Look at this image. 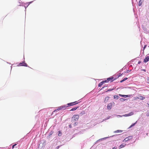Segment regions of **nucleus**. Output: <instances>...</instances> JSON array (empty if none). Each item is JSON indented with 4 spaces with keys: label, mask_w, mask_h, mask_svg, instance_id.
I'll use <instances>...</instances> for the list:
<instances>
[{
    "label": "nucleus",
    "mask_w": 149,
    "mask_h": 149,
    "mask_svg": "<svg viewBox=\"0 0 149 149\" xmlns=\"http://www.w3.org/2000/svg\"><path fill=\"white\" fill-rule=\"evenodd\" d=\"M132 136H129L128 137H127V138H125L124 140L123 141H129V140L131 139H132Z\"/></svg>",
    "instance_id": "nucleus-5"
},
{
    "label": "nucleus",
    "mask_w": 149,
    "mask_h": 149,
    "mask_svg": "<svg viewBox=\"0 0 149 149\" xmlns=\"http://www.w3.org/2000/svg\"><path fill=\"white\" fill-rule=\"evenodd\" d=\"M137 99H139V97H136L134 98L135 100H137Z\"/></svg>",
    "instance_id": "nucleus-23"
},
{
    "label": "nucleus",
    "mask_w": 149,
    "mask_h": 149,
    "mask_svg": "<svg viewBox=\"0 0 149 149\" xmlns=\"http://www.w3.org/2000/svg\"><path fill=\"white\" fill-rule=\"evenodd\" d=\"M78 108H79L78 107H74V108H72L71 109H70V111H75V110H76Z\"/></svg>",
    "instance_id": "nucleus-11"
},
{
    "label": "nucleus",
    "mask_w": 149,
    "mask_h": 149,
    "mask_svg": "<svg viewBox=\"0 0 149 149\" xmlns=\"http://www.w3.org/2000/svg\"><path fill=\"white\" fill-rule=\"evenodd\" d=\"M105 82H106V81H103L102 82H100L98 84V86L101 87Z\"/></svg>",
    "instance_id": "nucleus-9"
},
{
    "label": "nucleus",
    "mask_w": 149,
    "mask_h": 149,
    "mask_svg": "<svg viewBox=\"0 0 149 149\" xmlns=\"http://www.w3.org/2000/svg\"><path fill=\"white\" fill-rule=\"evenodd\" d=\"M78 124V123H77V122H75V123H74V126H75L76 125Z\"/></svg>",
    "instance_id": "nucleus-24"
},
{
    "label": "nucleus",
    "mask_w": 149,
    "mask_h": 149,
    "mask_svg": "<svg viewBox=\"0 0 149 149\" xmlns=\"http://www.w3.org/2000/svg\"><path fill=\"white\" fill-rule=\"evenodd\" d=\"M79 118V116L78 115H74L72 118L75 121L77 120Z\"/></svg>",
    "instance_id": "nucleus-3"
},
{
    "label": "nucleus",
    "mask_w": 149,
    "mask_h": 149,
    "mask_svg": "<svg viewBox=\"0 0 149 149\" xmlns=\"http://www.w3.org/2000/svg\"><path fill=\"white\" fill-rule=\"evenodd\" d=\"M139 98V99H140L141 100H143L145 99V97L141 96H140Z\"/></svg>",
    "instance_id": "nucleus-14"
},
{
    "label": "nucleus",
    "mask_w": 149,
    "mask_h": 149,
    "mask_svg": "<svg viewBox=\"0 0 149 149\" xmlns=\"http://www.w3.org/2000/svg\"><path fill=\"white\" fill-rule=\"evenodd\" d=\"M129 114L130 115V116L132 115L133 114V113L132 112H131L129 113Z\"/></svg>",
    "instance_id": "nucleus-21"
},
{
    "label": "nucleus",
    "mask_w": 149,
    "mask_h": 149,
    "mask_svg": "<svg viewBox=\"0 0 149 149\" xmlns=\"http://www.w3.org/2000/svg\"><path fill=\"white\" fill-rule=\"evenodd\" d=\"M115 79H114V77H111L107 78V80L105 81H106V82H108L109 81L111 82L113 81Z\"/></svg>",
    "instance_id": "nucleus-2"
},
{
    "label": "nucleus",
    "mask_w": 149,
    "mask_h": 149,
    "mask_svg": "<svg viewBox=\"0 0 149 149\" xmlns=\"http://www.w3.org/2000/svg\"><path fill=\"white\" fill-rule=\"evenodd\" d=\"M142 70V71H143L144 72H146V70H145V69H143Z\"/></svg>",
    "instance_id": "nucleus-31"
},
{
    "label": "nucleus",
    "mask_w": 149,
    "mask_h": 149,
    "mask_svg": "<svg viewBox=\"0 0 149 149\" xmlns=\"http://www.w3.org/2000/svg\"><path fill=\"white\" fill-rule=\"evenodd\" d=\"M147 104H148V105H149V102L148 103H147Z\"/></svg>",
    "instance_id": "nucleus-36"
},
{
    "label": "nucleus",
    "mask_w": 149,
    "mask_h": 149,
    "mask_svg": "<svg viewBox=\"0 0 149 149\" xmlns=\"http://www.w3.org/2000/svg\"><path fill=\"white\" fill-rule=\"evenodd\" d=\"M118 96L117 95H115L114 96V98L115 99H118Z\"/></svg>",
    "instance_id": "nucleus-17"
},
{
    "label": "nucleus",
    "mask_w": 149,
    "mask_h": 149,
    "mask_svg": "<svg viewBox=\"0 0 149 149\" xmlns=\"http://www.w3.org/2000/svg\"><path fill=\"white\" fill-rule=\"evenodd\" d=\"M69 127H70V128H71V127H72V126H71V125H69Z\"/></svg>",
    "instance_id": "nucleus-32"
},
{
    "label": "nucleus",
    "mask_w": 149,
    "mask_h": 149,
    "mask_svg": "<svg viewBox=\"0 0 149 149\" xmlns=\"http://www.w3.org/2000/svg\"><path fill=\"white\" fill-rule=\"evenodd\" d=\"M119 95L124 97H130V96L128 95H123L121 94H119Z\"/></svg>",
    "instance_id": "nucleus-10"
},
{
    "label": "nucleus",
    "mask_w": 149,
    "mask_h": 149,
    "mask_svg": "<svg viewBox=\"0 0 149 149\" xmlns=\"http://www.w3.org/2000/svg\"><path fill=\"white\" fill-rule=\"evenodd\" d=\"M113 105V104L112 103H109L107 105V109L108 110H110L111 109V108H112Z\"/></svg>",
    "instance_id": "nucleus-4"
},
{
    "label": "nucleus",
    "mask_w": 149,
    "mask_h": 149,
    "mask_svg": "<svg viewBox=\"0 0 149 149\" xmlns=\"http://www.w3.org/2000/svg\"><path fill=\"white\" fill-rule=\"evenodd\" d=\"M122 132H123V131L122 130H118L115 131L114 132L115 133H121Z\"/></svg>",
    "instance_id": "nucleus-13"
},
{
    "label": "nucleus",
    "mask_w": 149,
    "mask_h": 149,
    "mask_svg": "<svg viewBox=\"0 0 149 149\" xmlns=\"http://www.w3.org/2000/svg\"><path fill=\"white\" fill-rule=\"evenodd\" d=\"M124 81V80H123H123H122L121 81H120V82L122 83V82H123V81Z\"/></svg>",
    "instance_id": "nucleus-29"
},
{
    "label": "nucleus",
    "mask_w": 149,
    "mask_h": 149,
    "mask_svg": "<svg viewBox=\"0 0 149 149\" xmlns=\"http://www.w3.org/2000/svg\"><path fill=\"white\" fill-rule=\"evenodd\" d=\"M149 60V56H147L144 59L143 62L146 63Z\"/></svg>",
    "instance_id": "nucleus-7"
},
{
    "label": "nucleus",
    "mask_w": 149,
    "mask_h": 149,
    "mask_svg": "<svg viewBox=\"0 0 149 149\" xmlns=\"http://www.w3.org/2000/svg\"><path fill=\"white\" fill-rule=\"evenodd\" d=\"M141 63V61H139L138 64H140Z\"/></svg>",
    "instance_id": "nucleus-34"
},
{
    "label": "nucleus",
    "mask_w": 149,
    "mask_h": 149,
    "mask_svg": "<svg viewBox=\"0 0 149 149\" xmlns=\"http://www.w3.org/2000/svg\"><path fill=\"white\" fill-rule=\"evenodd\" d=\"M125 144H122L120 146V148H121L124 147L125 146Z\"/></svg>",
    "instance_id": "nucleus-15"
},
{
    "label": "nucleus",
    "mask_w": 149,
    "mask_h": 149,
    "mask_svg": "<svg viewBox=\"0 0 149 149\" xmlns=\"http://www.w3.org/2000/svg\"><path fill=\"white\" fill-rule=\"evenodd\" d=\"M19 66H27V65L26 63H20L19 64Z\"/></svg>",
    "instance_id": "nucleus-6"
},
{
    "label": "nucleus",
    "mask_w": 149,
    "mask_h": 149,
    "mask_svg": "<svg viewBox=\"0 0 149 149\" xmlns=\"http://www.w3.org/2000/svg\"><path fill=\"white\" fill-rule=\"evenodd\" d=\"M137 122H136L135 123H134L132 125H131L130 126V127H132V126H134V125L136 124V123Z\"/></svg>",
    "instance_id": "nucleus-22"
},
{
    "label": "nucleus",
    "mask_w": 149,
    "mask_h": 149,
    "mask_svg": "<svg viewBox=\"0 0 149 149\" xmlns=\"http://www.w3.org/2000/svg\"><path fill=\"white\" fill-rule=\"evenodd\" d=\"M142 4V2L141 1V0H140L139 2L138 3V5L139 6H141Z\"/></svg>",
    "instance_id": "nucleus-16"
},
{
    "label": "nucleus",
    "mask_w": 149,
    "mask_h": 149,
    "mask_svg": "<svg viewBox=\"0 0 149 149\" xmlns=\"http://www.w3.org/2000/svg\"><path fill=\"white\" fill-rule=\"evenodd\" d=\"M58 135L59 136H61L62 135V133L60 132V131H59L58 134Z\"/></svg>",
    "instance_id": "nucleus-19"
},
{
    "label": "nucleus",
    "mask_w": 149,
    "mask_h": 149,
    "mask_svg": "<svg viewBox=\"0 0 149 149\" xmlns=\"http://www.w3.org/2000/svg\"><path fill=\"white\" fill-rule=\"evenodd\" d=\"M16 145H17V144H14V145H13V146H12V149L14 148L15 146Z\"/></svg>",
    "instance_id": "nucleus-25"
},
{
    "label": "nucleus",
    "mask_w": 149,
    "mask_h": 149,
    "mask_svg": "<svg viewBox=\"0 0 149 149\" xmlns=\"http://www.w3.org/2000/svg\"><path fill=\"white\" fill-rule=\"evenodd\" d=\"M146 115L147 116H149V114H147Z\"/></svg>",
    "instance_id": "nucleus-35"
},
{
    "label": "nucleus",
    "mask_w": 149,
    "mask_h": 149,
    "mask_svg": "<svg viewBox=\"0 0 149 149\" xmlns=\"http://www.w3.org/2000/svg\"><path fill=\"white\" fill-rule=\"evenodd\" d=\"M123 116H130V115L128 113L127 114H126L125 115H123Z\"/></svg>",
    "instance_id": "nucleus-20"
},
{
    "label": "nucleus",
    "mask_w": 149,
    "mask_h": 149,
    "mask_svg": "<svg viewBox=\"0 0 149 149\" xmlns=\"http://www.w3.org/2000/svg\"><path fill=\"white\" fill-rule=\"evenodd\" d=\"M85 114V111H82L81 113H80V114L82 115L84 114Z\"/></svg>",
    "instance_id": "nucleus-18"
},
{
    "label": "nucleus",
    "mask_w": 149,
    "mask_h": 149,
    "mask_svg": "<svg viewBox=\"0 0 149 149\" xmlns=\"http://www.w3.org/2000/svg\"><path fill=\"white\" fill-rule=\"evenodd\" d=\"M61 110H62V109L61 106H60L58 107L57 109H56L54 111H53V112H57V111H59Z\"/></svg>",
    "instance_id": "nucleus-8"
},
{
    "label": "nucleus",
    "mask_w": 149,
    "mask_h": 149,
    "mask_svg": "<svg viewBox=\"0 0 149 149\" xmlns=\"http://www.w3.org/2000/svg\"><path fill=\"white\" fill-rule=\"evenodd\" d=\"M61 106V109L63 110L66 109V108L68 107L65 105H63Z\"/></svg>",
    "instance_id": "nucleus-12"
},
{
    "label": "nucleus",
    "mask_w": 149,
    "mask_h": 149,
    "mask_svg": "<svg viewBox=\"0 0 149 149\" xmlns=\"http://www.w3.org/2000/svg\"><path fill=\"white\" fill-rule=\"evenodd\" d=\"M109 97H106L105 98V100H108L109 99Z\"/></svg>",
    "instance_id": "nucleus-28"
},
{
    "label": "nucleus",
    "mask_w": 149,
    "mask_h": 149,
    "mask_svg": "<svg viewBox=\"0 0 149 149\" xmlns=\"http://www.w3.org/2000/svg\"><path fill=\"white\" fill-rule=\"evenodd\" d=\"M104 88V87H102V88L101 89H102V88Z\"/></svg>",
    "instance_id": "nucleus-37"
},
{
    "label": "nucleus",
    "mask_w": 149,
    "mask_h": 149,
    "mask_svg": "<svg viewBox=\"0 0 149 149\" xmlns=\"http://www.w3.org/2000/svg\"><path fill=\"white\" fill-rule=\"evenodd\" d=\"M127 79V78L126 77V78H124L123 79L124 80V81H125Z\"/></svg>",
    "instance_id": "nucleus-27"
},
{
    "label": "nucleus",
    "mask_w": 149,
    "mask_h": 149,
    "mask_svg": "<svg viewBox=\"0 0 149 149\" xmlns=\"http://www.w3.org/2000/svg\"><path fill=\"white\" fill-rule=\"evenodd\" d=\"M123 100L124 101L125 100V99L123 98H120V100Z\"/></svg>",
    "instance_id": "nucleus-30"
},
{
    "label": "nucleus",
    "mask_w": 149,
    "mask_h": 149,
    "mask_svg": "<svg viewBox=\"0 0 149 149\" xmlns=\"http://www.w3.org/2000/svg\"><path fill=\"white\" fill-rule=\"evenodd\" d=\"M79 103V102H77V101H75L73 102H72L70 103H68L67 104L68 106L67 107L71 106L74 105L76 104H77Z\"/></svg>",
    "instance_id": "nucleus-1"
},
{
    "label": "nucleus",
    "mask_w": 149,
    "mask_h": 149,
    "mask_svg": "<svg viewBox=\"0 0 149 149\" xmlns=\"http://www.w3.org/2000/svg\"><path fill=\"white\" fill-rule=\"evenodd\" d=\"M113 149H116V148L115 147H114L113 148Z\"/></svg>",
    "instance_id": "nucleus-33"
},
{
    "label": "nucleus",
    "mask_w": 149,
    "mask_h": 149,
    "mask_svg": "<svg viewBox=\"0 0 149 149\" xmlns=\"http://www.w3.org/2000/svg\"><path fill=\"white\" fill-rule=\"evenodd\" d=\"M146 46H147L146 45H145V46H144L143 48V50H144L145 48H146Z\"/></svg>",
    "instance_id": "nucleus-26"
}]
</instances>
